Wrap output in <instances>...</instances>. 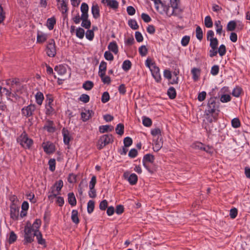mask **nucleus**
<instances>
[{"label": "nucleus", "instance_id": "nucleus-1", "mask_svg": "<svg viewBox=\"0 0 250 250\" xmlns=\"http://www.w3.org/2000/svg\"><path fill=\"white\" fill-rule=\"evenodd\" d=\"M35 235H37L36 232L32 230L31 225L28 226L27 224L24 228V244L26 245L28 243L32 242L34 241V237L35 236Z\"/></svg>", "mask_w": 250, "mask_h": 250}, {"label": "nucleus", "instance_id": "nucleus-2", "mask_svg": "<svg viewBox=\"0 0 250 250\" xmlns=\"http://www.w3.org/2000/svg\"><path fill=\"white\" fill-rule=\"evenodd\" d=\"M113 137L111 134H105L102 136L97 143V148L99 150L103 148L106 145L112 143Z\"/></svg>", "mask_w": 250, "mask_h": 250}, {"label": "nucleus", "instance_id": "nucleus-3", "mask_svg": "<svg viewBox=\"0 0 250 250\" xmlns=\"http://www.w3.org/2000/svg\"><path fill=\"white\" fill-rule=\"evenodd\" d=\"M17 141L23 147L25 148H29L33 144V141L28 137L25 132H23L18 138Z\"/></svg>", "mask_w": 250, "mask_h": 250}, {"label": "nucleus", "instance_id": "nucleus-4", "mask_svg": "<svg viewBox=\"0 0 250 250\" xmlns=\"http://www.w3.org/2000/svg\"><path fill=\"white\" fill-rule=\"evenodd\" d=\"M163 7H164V11L167 16L171 17V16H175L181 18V15L183 12V10L178 7V5L175 7H172V9L171 11H169V6H163Z\"/></svg>", "mask_w": 250, "mask_h": 250}, {"label": "nucleus", "instance_id": "nucleus-5", "mask_svg": "<svg viewBox=\"0 0 250 250\" xmlns=\"http://www.w3.org/2000/svg\"><path fill=\"white\" fill-rule=\"evenodd\" d=\"M46 54L50 57H54L56 54L55 42L53 39L50 40L47 44Z\"/></svg>", "mask_w": 250, "mask_h": 250}, {"label": "nucleus", "instance_id": "nucleus-6", "mask_svg": "<svg viewBox=\"0 0 250 250\" xmlns=\"http://www.w3.org/2000/svg\"><path fill=\"white\" fill-rule=\"evenodd\" d=\"M36 109L35 104H30V105L23 107L21 110V113L26 117L33 116Z\"/></svg>", "mask_w": 250, "mask_h": 250}, {"label": "nucleus", "instance_id": "nucleus-7", "mask_svg": "<svg viewBox=\"0 0 250 250\" xmlns=\"http://www.w3.org/2000/svg\"><path fill=\"white\" fill-rule=\"evenodd\" d=\"M208 109L206 110L205 113H208V115L210 114L216 113L215 112L218 108V106L213 98L209 99L208 104Z\"/></svg>", "mask_w": 250, "mask_h": 250}, {"label": "nucleus", "instance_id": "nucleus-8", "mask_svg": "<svg viewBox=\"0 0 250 250\" xmlns=\"http://www.w3.org/2000/svg\"><path fill=\"white\" fill-rule=\"evenodd\" d=\"M124 177L127 180L131 185H135L138 180V177L135 173L130 174L128 171H125L124 173Z\"/></svg>", "mask_w": 250, "mask_h": 250}, {"label": "nucleus", "instance_id": "nucleus-9", "mask_svg": "<svg viewBox=\"0 0 250 250\" xmlns=\"http://www.w3.org/2000/svg\"><path fill=\"white\" fill-rule=\"evenodd\" d=\"M19 207L15 205H13L10 207V216L13 220H16L18 219L19 215Z\"/></svg>", "mask_w": 250, "mask_h": 250}, {"label": "nucleus", "instance_id": "nucleus-10", "mask_svg": "<svg viewBox=\"0 0 250 250\" xmlns=\"http://www.w3.org/2000/svg\"><path fill=\"white\" fill-rule=\"evenodd\" d=\"M58 8L62 14L67 13L68 11L67 3L66 0H58Z\"/></svg>", "mask_w": 250, "mask_h": 250}, {"label": "nucleus", "instance_id": "nucleus-11", "mask_svg": "<svg viewBox=\"0 0 250 250\" xmlns=\"http://www.w3.org/2000/svg\"><path fill=\"white\" fill-rule=\"evenodd\" d=\"M42 147L44 151L48 154L52 153L55 150V146L54 145L49 142L43 143Z\"/></svg>", "mask_w": 250, "mask_h": 250}, {"label": "nucleus", "instance_id": "nucleus-12", "mask_svg": "<svg viewBox=\"0 0 250 250\" xmlns=\"http://www.w3.org/2000/svg\"><path fill=\"white\" fill-rule=\"evenodd\" d=\"M102 2L113 9H117L119 5L118 1L116 0H102Z\"/></svg>", "mask_w": 250, "mask_h": 250}, {"label": "nucleus", "instance_id": "nucleus-13", "mask_svg": "<svg viewBox=\"0 0 250 250\" xmlns=\"http://www.w3.org/2000/svg\"><path fill=\"white\" fill-rule=\"evenodd\" d=\"M63 185V181L62 180H60L56 182L54 185L51 188V190H55V192L60 194Z\"/></svg>", "mask_w": 250, "mask_h": 250}, {"label": "nucleus", "instance_id": "nucleus-14", "mask_svg": "<svg viewBox=\"0 0 250 250\" xmlns=\"http://www.w3.org/2000/svg\"><path fill=\"white\" fill-rule=\"evenodd\" d=\"M62 134L63 137V142L65 145H68L71 139V135L69 132V131L65 129V128H63L62 130Z\"/></svg>", "mask_w": 250, "mask_h": 250}, {"label": "nucleus", "instance_id": "nucleus-15", "mask_svg": "<svg viewBox=\"0 0 250 250\" xmlns=\"http://www.w3.org/2000/svg\"><path fill=\"white\" fill-rule=\"evenodd\" d=\"M88 5L87 3L83 2L82 3L81 6V11L82 12L81 17L85 18L86 17H88Z\"/></svg>", "mask_w": 250, "mask_h": 250}, {"label": "nucleus", "instance_id": "nucleus-16", "mask_svg": "<svg viewBox=\"0 0 250 250\" xmlns=\"http://www.w3.org/2000/svg\"><path fill=\"white\" fill-rule=\"evenodd\" d=\"M93 114V112L92 110H85V112L81 113V117L83 121L85 122L89 120Z\"/></svg>", "mask_w": 250, "mask_h": 250}, {"label": "nucleus", "instance_id": "nucleus-17", "mask_svg": "<svg viewBox=\"0 0 250 250\" xmlns=\"http://www.w3.org/2000/svg\"><path fill=\"white\" fill-rule=\"evenodd\" d=\"M91 12L94 18L97 19L100 17V9L98 4H93Z\"/></svg>", "mask_w": 250, "mask_h": 250}, {"label": "nucleus", "instance_id": "nucleus-18", "mask_svg": "<svg viewBox=\"0 0 250 250\" xmlns=\"http://www.w3.org/2000/svg\"><path fill=\"white\" fill-rule=\"evenodd\" d=\"M114 129V127L109 125H101L99 127V131L101 133H104L106 132H111Z\"/></svg>", "mask_w": 250, "mask_h": 250}, {"label": "nucleus", "instance_id": "nucleus-19", "mask_svg": "<svg viewBox=\"0 0 250 250\" xmlns=\"http://www.w3.org/2000/svg\"><path fill=\"white\" fill-rule=\"evenodd\" d=\"M47 39V35L42 33L41 31H38L37 33V42L42 43L44 42Z\"/></svg>", "mask_w": 250, "mask_h": 250}, {"label": "nucleus", "instance_id": "nucleus-20", "mask_svg": "<svg viewBox=\"0 0 250 250\" xmlns=\"http://www.w3.org/2000/svg\"><path fill=\"white\" fill-rule=\"evenodd\" d=\"M106 62L102 61L99 65V76H102L105 73V71L106 70Z\"/></svg>", "mask_w": 250, "mask_h": 250}, {"label": "nucleus", "instance_id": "nucleus-21", "mask_svg": "<svg viewBox=\"0 0 250 250\" xmlns=\"http://www.w3.org/2000/svg\"><path fill=\"white\" fill-rule=\"evenodd\" d=\"M54 70L60 75H64L66 72L65 67L62 65L56 66Z\"/></svg>", "mask_w": 250, "mask_h": 250}, {"label": "nucleus", "instance_id": "nucleus-22", "mask_svg": "<svg viewBox=\"0 0 250 250\" xmlns=\"http://www.w3.org/2000/svg\"><path fill=\"white\" fill-rule=\"evenodd\" d=\"M68 202L72 206H74L76 205V199L73 192L68 194Z\"/></svg>", "mask_w": 250, "mask_h": 250}, {"label": "nucleus", "instance_id": "nucleus-23", "mask_svg": "<svg viewBox=\"0 0 250 250\" xmlns=\"http://www.w3.org/2000/svg\"><path fill=\"white\" fill-rule=\"evenodd\" d=\"M42 223V221L40 219H36L33 223L32 226L31 227L32 228V230L36 232H39V228L40 227Z\"/></svg>", "mask_w": 250, "mask_h": 250}, {"label": "nucleus", "instance_id": "nucleus-24", "mask_svg": "<svg viewBox=\"0 0 250 250\" xmlns=\"http://www.w3.org/2000/svg\"><path fill=\"white\" fill-rule=\"evenodd\" d=\"M36 102L39 105H41L44 99V96L41 92H38L35 95Z\"/></svg>", "mask_w": 250, "mask_h": 250}, {"label": "nucleus", "instance_id": "nucleus-25", "mask_svg": "<svg viewBox=\"0 0 250 250\" xmlns=\"http://www.w3.org/2000/svg\"><path fill=\"white\" fill-rule=\"evenodd\" d=\"M108 48L115 54H117L118 52V46L115 42H111L108 46Z\"/></svg>", "mask_w": 250, "mask_h": 250}, {"label": "nucleus", "instance_id": "nucleus-26", "mask_svg": "<svg viewBox=\"0 0 250 250\" xmlns=\"http://www.w3.org/2000/svg\"><path fill=\"white\" fill-rule=\"evenodd\" d=\"M71 219L73 222L76 224H78L79 223L78 212L77 210L74 209L72 211Z\"/></svg>", "mask_w": 250, "mask_h": 250}, {"label": "nucleus", "instance_id": "nucleus-27", "mask_svg": "<svg viewBox=\"0 0 250 250\" xmlns=\"http://www.w3.org/2000/svg\"><path fill=\"white\" fill-rule=\"evenodd\" d=\"M55 24L56 19L55 18H51L47 20L46 25L49 30H52Z\"/></svg>", "mask_w": 250, "mask_h": 250}, {"label": "nucleus", "instance_id": "nucleus-28", "mask_svg": "<svg viewBox=\"0 0 250 250\" xmlns=\"http://www.w3.org/2000/svg\"><path fill=\"white\" fill-rule=\"evenodd\" d=\"M88 17H86L85 18L83 17H81V19L82 20V26L86 29H88L90 28L91 25V22L90 21L88 20Z\"/></svg>", "mask_w": 250, "mask_h": 250}, {"label": "nucleus", "instance_id": "nucleus-29", "mask_svg": "<svg viewBox=\"0 0 250 250\" xmlns=\"http://www.w3.org/2000/svg\"><path fill=\"white\" fill-rule=\"evenodd\" d=\"M214 25L216 28V31L217 34L221 35L223 32V26L221 24V21H216L214 23Z\"/></svg>", "mask_w": 250, "mask_h": 250}, {"label": "nucleus", "instance_id": "nucleus-30", "mask_svg": "<svg viewBox=\"0 0 250 250\" xmlns=\"http://www.w3.org/2000/svg\"><path fill=\"white\" fill-rule=\"evenodd\" d=\"M167 93L171 99H174L176 95V90L173 87H169L167 90Z\"/></svg>", "mask_w": 250, "mask_h": 250}, {"label": "nucleus", "instance_id": "nucleus-31", "mask_svg": "<svg viewBox=\"0 0 250 250\" xmlns=\"http://www.w3.org/2000/svg\"><path fill=\"white\" fill-rule=\"evenodd\" d=\"M163 146V143L161 142V140H156L154 144L153 149L154 151H159L162 147Z\"/></svg>", "mask_w": 250, "mask_h": 250}, {"label": "nucleus", "instance_id": "nucleus-32", "mask_svg": "<svg viewBox=\"0 0 250 250\" xmlns=\"http://www.w3.org/2000/svg\"><path fill=\"white\" fill-rule=\"evenodd\" d=\"M115 130L116 133L119 135H122L124 132V125L122 124H119L117 125Z\"/></svg>", "mask_w": 250, "mask_h": 250}, {"label": "nucleus", "instance_id": "nucleus-33", "mask_svg": "<svg viewBox=\"0 0 250 250\" xmlns=\"http://www.w3.org/2000/svg\"><path fill=\"white\" fill-rule=\"evenodd\" d=\"M205 25L207 28H211L213 26L212 20L209 16H207L205 18Z\"/></svg>", "mask_w": 250, "mask_h": 250}, {"label": "nucleus", "instance_id": "nucleus-34", "mask_svg": "<svg viewBox=\"0 0 250 250\" xmlns=\"http://www.w3.org/2000/svg\"><path fill=\"white\" fill-rule=\"evenodd\" d=\"M236 26V23L235 21H231L228 22L227 26V29L228 31H233Z\"/></svg>", "mask_w": 250, "mask_h": 250}, {"label": "nucleus", "instance_id": "nucleus-35", "mask_svg": "<svg viewBox=\"0 0 250 250\" xmlns=\"http://www.w3.org/2000/svg\"><path fill=\"white\" fill-rule=\"evenodd\" d=\"M93 86L94 84L91 81H87L83 83V87L86 90H90Z\"/></svg>", "mask_w": 250, "mask_h": 250}, {"label": "nucleus", "instance_id": "nucleus-36", "mask_svg": "<svg viewBox=\"0 0 250 250\" xmlns=\"http://www.w3.org/2000/svg\"><path fill=\"white\" fill-rule=\"evenodd\" d=\"M95 203L93 200H89L87 203V212L89 213H92L94 209Z\"/></svg>", "mask_w": 250, "mask_h": 250}, {"label": "nucleus", "instance_id": "nucleus-37", "mask_svg": "<svg viewBox=\"0 0 250 250\" xmlns=\"http://www.w3.org/2000/svg\"><path fill=\"white\" fill-rule=\"evenodd\" d=\"M54 112V109L52 107V105L46 104L45 105V114L47 115H52Z\"/></svg>", "mask_w": 250, "mask_h": 250}, {"label": "nucleus", "instance_id": "nucleus-38", "mask_svg": "<svg viewBox=\"0 0 250 250\" xmlns=\"http://www.w3.org/2000/svg\"><path fill=\"white\" fill-rule=\"evenodd\" d=\"M131 66V63L129 60H125L123 62L122 68L125 71H128Z\"/></svg>", "mask_w": 250, "mask_h": 250}, {"label": "nucleus", "instance_id": "nucleus-39", "mask_svg": "<svg viewBox=\"0 0 250 250\" xmlns=\"http://www.w3.org/2000/svg\"><path fill=\"white\" fill-rule=\"evenodd\" d=\"M196 37L200 41L203 39V31L201 28L199 26L196 29Z\"/></svg>", "mask_w": 250, "mask_h": 250}, {"label": "nucleus", "instance_id": "nucleus-40", "mask_svg": "<svg viewBox=\"0 0 250 250\" xmlns=\"http://www.w3.org/2000/svg\"><path fill=\"white\" fill-rule=\"evenodd\" d=\"M35 236H36L38 242L39 244L43 245L45 244V241L42 237V234L40 231L36 232Z\"/></svg>", "mask_w": 250, "mask_h": 250}, {"label": "nucleus", "instance_id": "nucleus-41", "mask_svg": "<svg viewBox=\"0 0 250 250\" xmlns=\"http://www.w3.org/2000/svg\"><path fill=\"white\" fill-rule=\"evenodd\" d=\"M129 26L134 30L137 29L139 28V26L137 23V21L135 20H130L128 22Z\"/></svg>", "mask_w": 250, "mask_h": 250}, {"label": "nucleus", "instance_id": "nucleus-42", "mask_svg": "<svg viewBox=\"0 0 250 250\" xmlns=\"http://www.w3.org/2000/svg\"><path fill=\"white\" fill-rule=\"evenodd\" d=\"M76 35L78 38L83 39L84 35V30L83 28L79 27L76 29Z\"/></svg>", "mask_w": 250, "mask_h": 250}, {"label": "nucleus", "instance_id": "nucleus-43", "mask_svg": "<svg viewBox=\"0 0 250 250\" xmlns=\"http://www.w3.org/2000/svg\"><path fill=\"white\" fill-rule=\"evenodd\" d=\"M55 190H51L50 191H49L48 193V199L51 201H53V199L55 198H57V196L59 195V194L54 191Z\"/></svg>", "mask_w": 250, "mask_h": 250}, {"label": "nucleus", "instance_id": "nucleus-44", "mask_svg": "<svg viewBox=\"0 0 250 250\" xmlns=\"http://www.w3.org/2000/svg\"><path fill=\"white\" fill-rule=\"evenodd\" d=\"M139 52L142 56H145L148 52V50L145 45H142L139 48Z\"/></svg>", "mask_w": 250, "mask_h": 250}, {"label": "nucleus", "instance_id": "nucleus-45", "mask_svg": "<svg viewBox=\"0 0 250 250\" xmlns=\"http://www.w3.org/2000/svg\"><path fill=\"white\" fill-rule=\"evenodd\" d=\"M143 124L145 126L149 127L152 125V121L150 118L144 117L143 118Z\"/></svg>", "mask_w": 250, "mask_h": 250}, {"label": "nucleus", "instance_id": "nucleus-46", "mask_svg": "<svg viewBox=\"0 0 250 250\" xmlns=\"http://www.w3.org/2000/svg\"><path fill=\"white\" fill-rule=\"evenodd\" d=\"M154 160V156L150 154H147L144 156L143 160L146 162L153 163Z\"/></svg>", "mask_w": 250, "mask_h": 250}, {"label": "nucleus", "instance_id": "nucleus-47", "mask_svg": "<svg viewBox=\"0 0 250 250\" xmlns=\"http://www.w3.org/2000/svg\"><path fill=\"white\" fill-rule=\"evenodd\" d=\"M208 114V113H206V118L209 122L211 123L216 119L217 113Z\"/></svg>", "mask_w": 250, "mask_h": 250}, {"label": "nucleus", "instance_id": "nucleus-48", "mask_svg": "<svg viewBox=\"0 0 250 250\" xmlns=\"http://www.w3.org/2000/svg\"><path fill=\"white\" fill-rule=\"evenodd\" d=\"M217 51L220 56L222 57L225 55L226 53V48L225 45L224 44H221Z\"/></svg>", "mask_w": 250, "mask_h": 250}, {"label": "nucleus", "instance_id": "nucleus-49", "mask_svg": "<svg viewBox=\"0 0 250 250\" xmlns=\"http://www.w3.org/2000/svg\"><path fill=\"white\" fill-rule=\"evenodd\" d=\"M110 99L109 93L107 92H104L102 95L101 101L102 103H105L107 102Z\"/></svg>", "mask_w": 250, "mask_h": 250}, {"label": "nucleus", "instance_id": "nucleus-50", "mask_svg": "<svg viewBox=\"0 0 250 250\" xmlns=\"http://www.w3.org/2000/svg\"><path fill=\"white\" fill-rule=\"evenodd\" d=\"M17 237L16 234L14 233V231H11L10 233V236L8 240V242L10 244H12L16 241L17 240Z\"/></svg>", "mask_w": 250, "mask_h": 250}, {"label": "nucleus", "instance_id": "nucleus-51", "mask_svg": "<svg viewBox=\"0 0 250 250\" xmlns=\"http://www.w3.org/2000/svg\"><path fill=\"white\" fill-rule=\"evenodd\" d=\"M191 73L193 75V79L194 80L196 81L199 77V70L196 68H193L191 70Z\"/></svg>", "mask_w": 250, "mask_h": 250}, {"label": "nucleus", "instance_id": "nucleus-52", "mask_svg": "<svg viewBox=\"0 0 250 250\" xmlns=\"http://www.w3.org/2000/svg\"><path fill=\"white\" fill-rule=\"evenodd\" d=\"M124 146L125 147H128L132 144V139L129 137H125L124 140Z\"/></svg>", "mask_w": 250, "mask_h": 250}, {"label": "nucleus", "instance_id": "nucleus-53", "mask_svg": "<svg viewBox=\"0 0 250 250\" xmlns=\"http://www.w3.org/2000/svg\"><path fill=\"white\" fill-rule=\"evenodd\" d=\"M2 93H4L8 97H15V94L12 93V91L9 90V89L3 87L2 89Z\"/></svg>", "mask_w": 250, "mask_h": 250}, {"label": "nucleus", "instance_id": "nucleus-54", "mask_svg": "<svg viewBox=\"0 0 250 250\" xmlns=\"http://www.w3.org/2000/svg\"><path fill=\"white\" fill-rule=\"evenodd\" d=\"M231 125L234 128H238L240 126V122L238 118H234L231 121Z\"/></svg>", "mask_w": 250, "mask_h": 250}, {"label": "nucleus", "instance_id": "nucleus-55", "mask_svg": "<svg viewBox=\"0 0 250 250\" xmlns=\"http://www.w3.org/2000/svg\"><path fill=\"white\" fill-rule=\"evenodd\" d=\"M219 70V66L217 65H213L211 69L210 73L213 75L215 76L218 74Z\"/></svg>", "mask_w": 250, "mask_h": 250}, {"label": "nucleus", "instance_id": "nucleus-56", "mask_svg": "<svg viewBox=\"0 0 250 250\" xmlns=\"http://www.w3.org/2000/svg\"><path fill=\"white\" fill-rule=\"evenodd\" d=\"M210 46L211 48L215 49V48H217V46L218 44V41L217 38H215L214 39L210 40Z\"/></svg>", "mask_w": 250, "mask_h": 250}, {"label": "nucleus", "instance_id": "nucleus-57", "mask_svg": "<svg viewBox=\"0 0 250 250\" xmlns=\"http://www.w3.org/2000/svg\"><path fill=\"white\" fill-rule=\"evenodd\" d=\"M190 37L188 36H184L181 40V44L183 46H186L189 43Z\"/></svg>", "mask_w": 250, "mask_h": 250}, {"label": "nucleus", "instance_id": "nucleus-58", "mask_svg": "<svg viewBox=\"0 0 250 250\" xmlns=\"http://www.w3.org/2000/svg\"><path fill=\"white\" fill-rule=\"evenodd\" d=\"M89 96L85 94H83L80 97V100L84 103H87L89 101Z\"/></svg>", "mask_w": 250, "mask_h": 250}, {"label": "nucleus", "instance_id": "nucleus-59", "mask_svg": "<svg viewBox=\"0 0 250 250\" xmlns=\"http://www.w3.org/2000/svg\"><path fill=\"white\" fill-rule=\"evenodd\" d=\"M241 92H242V89L241 88L236 87V88H234V89L232 91V94L234 97H238L240 95Z\"/></svg>", "mask_w": 250, "mask_h": 250}, {"label": "nucleus", "instance_id": "nucleus-60", "mask_svg": "<svg viewBox=\"0 0 250 250\" xmlns=\"http://www.w3.org/2000/svg\"><path fill=\"white\" fill-rule=\"evenodd\" d=\"M231 100L230 96L228 94H224L221 96L220 101L223 103H227Z\"/></svg>", "mask_w": 250, "mask_h": 250}, {"label": "nucleus", "instance_id": "nucleus-61", "mask_svg": "<svg viewBox=\"0 0 250 250\" xmlns=\"http://www.w3.org/2000/svg\"><path fill=\"white\" fill-rule=\"evenodd\" d=\"M107 201L104 200L100 203L99 208L101 210H104L107 208Z\"/></svg>", "mask_w": 250, "mask_h": 250}, {"label": "nucleus", "instance_id": "nucleus-62", "mask_svg": "<svg viewBox=\"0 0 250 250\" xmlns=\"http://www.w3.org/2000/svg\"><path fill=\"white\" fill-rule=\"evenodd\" d=\"M102 79V82L104 83L109 84L111 82L110 78L109 76H105V74H104L103 76H100Z\"/></svg>", "mask_w": 250, "mask_h": 250}, {"label": "nucleus", "instance_id": "nucleus-63", "mask_svg": "<svg viewBox=\"0 0 250 250\" xmlns=\"http://www.w3.org/2000/svg\"><path fill=\"white\" fill-rule=\"evenodd\" d=\"M55 160L50 159L49 161L48 164L49 165V169L51 171H54L55 169Z\"/></svg>", "mask_w": 250, "mask_h": 250}, {"label": "nucleus", "instance_id": "nucleus-64", "mask_svg": "<svg viewBox=\"0 0 250 250\" xmlns=\"http://www.w3.org/2000/svg\"><path fill=\"white\" fill-rule=\"evenodd\" d=\"M104 57L106 60L108 61H112L114 59L113 55L109 51H105L104 52Z\"/></svg>", "mask_w": 250, "mask_h": 250}]
</instances>
